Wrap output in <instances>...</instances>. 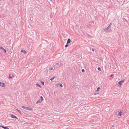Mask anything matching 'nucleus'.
I'll list each match as a JSON object with an SVG mask.
<instances>
[{"label":"nucleus","instance_id":"nucleus-32","mask_svg":"<svg viewBox=\"0 0 129 129\" xmlns=\"http://www.w3.org/2000/svg\"><path fill=\"white\" fill-rule=\"evenodd\" d=\"M112 127H115V126H114V125H112Z\"/></svg>","mask_w":129,"mask_h":129},{"label":"nucleus","instance_id":"nucleus-12","mask_svg":"<svg viewBox=\"0 0 129 129\" xmlns=\"http://www.w3.org/2000/svg\"><path fill=\"white\" fill-rule=\"evenodd\" d=\"M56 65L57 66V68H59L60 67V66L59 65V64L58 63H57L56 64Z\"/></svg>","mask_w":129,"mask_h":129},{"label":"nucleus","instance_id":"nucleus-26","mask_svg":"<svg viewBox=\"0 0 129 129\" xmlns=\"http://www.w3.org/2000/svg\"><path fill=\"white\" fill-rule=\"evenodd\" d=\"M59 85L61 87H63V85L62 84H60Z\"/></svg>","mask_w":129,"mask_h":129},{"label":"nucleus","instance_id":"nucleus-14","mask_svg":"<svg viewBox=\"0 0 129 129\" xmlns=\"http://www.w3.org/2000/svg\"><path fill=\"white\" fill-rule=\"evenodd\" d=\"M36 85L38 87H40V88H41V86H40V85H39V84H38L37 83L36 84Z\"/></svg>","mask_w":129,"mask_h":129},{"label":"nucleus","instance_id":"nucleus-20","mask_svg":"<svg viewBox=\"0 0 129 129\" xmlns=\"http://www.w3.org/2000/svg\"><path fill=\"white\" fill-rule=\"evenodd\" d=\"M41 82L43 85H44V82L42 81H41Z\"/></svg>","mask_w":129,"mask_h":129},{"label":"nucleus","instance_id":"nucleus-29","mask_svg":"<svg viewBox=\"0 0 129 129\" xmlns=\"http://www.w3.org/2000/svg\"><path fill=\"white\" fill-rule=\"evenodd\" d=\"M113 76V75L111 74V76H110V77H112Z\"/></svg>","mask_w":129,"mask_h":129},{"label":"nucleus","instance_id":"nucleus-18","mask_svg":"<svg viewBox=\"0 0 129 129\" xmlns=\"http://www.w3.org/2000/svg\"><path fill=\"white\" fill-rule=\"evenodd\" d=\"M17 110L18 112L19 113H21V112L20 111V110L18 109H17Z\"/></svg>","mask_w":129,"mask_h":129},{"label":"nucleus","instance_id":"nucleus-3","mask_svg":"<svg viewBox=\"0 0 129 129\" xmlns=\"http://www.w3.org/2000/svg\"><path fill=\"white\" fill-rule=\"evenodd\" d=\"M5 86V84L4 83L1 82H0V86L2 87H3Z\"/></svg>","mask_w":129,"mask_h":129},{"label":"nucleus","instance_id":"nucleus-17","mask_svg":"<svg viewBox=\"0 0 129 129\" xmlns=\"http://www.w3.org/2000/svg\"><path fill=\"white\" fill-rule=\"evenodd\" d=\"M119 115L120 116H121L122 115V112H121V111L119 112Z\"/></svg>","mask_w":129,"mask_h":129},{"label":"nucleus","instance_id":"nucleus-8","mask_svg":"<svg viewBox=\"0 0 129 129\" xmlns=\"http://www.w3.org/2000/svg\"><path fill=\"white\" fill-rule=\"evenodd\" d=\"M41 102H42L40 101V100H38V101H37L36 102V103L37 104H38V103H40Z\"/></svg>","mask_w":129,"mask_h":129},{"label":"nucleus","instance_id":"nucleus-9","mask_svg":"<svg viewBox=\"0 0 129 129\" xmlns=\"http://www.w3.org/2000/svg\"><path fill=\"white\" fill-rule=\"evenodd\" d=\"M10 116H11V117L13 118H15V117H16V116H15L14 115H13L12 114H11Z\"/></svg>","mask_w":129,"mask_h":129},{"label":"nucleus","instance_id":"nucleus-4","mask_svg":"<svg viewBox=\"0 0 129 129\" xmlns=\"http://www.w3.org/2000/svg\"><path fill=\"white\" fill-rule=\"evenodd\" d=\"M124 82V81H120L118 82V84L119 85H122V83Z\"/></svg>","mask_w":129,"mask_h":129},{"label":"nucleus","instance_id":"nucleus-2","mask_svg":"<svg viewBox=\"0 0 129 129\" xmlns=\"http://www.w3.org/2000/svg\"><path fill=\"white\" fill-rule=\"evenodd\" d=\"M110 29L111 28H110L109 27H108L107 28L104 29V30L106 32H109Z\"/></svg>","mask_w":129,"mask_h":129},{"label":"nucleus","instance_id":"nucleus-6","mask_svg":"<svg viewBox=\"0 0 129 129\" xmlns=\"http://www.w3.org/2000/svg\"><path fill=\"white\" fill-rule=\"evenodd\" d=\"M0 126L1 127H2V128H3L5 129H9V128L7 127H4V126H0Z\"/></svg>","mask_w":129,"mask_h":129},{"label":"nucleus","instance_id":"nucleus-15","mask_svg":"<svg viewBox=\"0 0 129 129\" xmlns=\"http://www.w3.org/2000/svg\"><path fill=\"white\" fill-rule=\"evenodd\" d=\"M0 49L3 50L4 49L2 46H1L0 47Z\"/></svg>","mask_w":129,"mask_h":129},{"label":"nucleus","instance_id":"nucleus-11","mask_svg":"<svg viewBox=\"0 0 129 129\" xmlns=\"http://www.w3.org/2000/svg\"><path fill=\"white\" fill-rule=\"evenodd\" d=\"M13 76V75L11 74H9V78H11Z\"/></svg>","mask_w":129,"mask_h":129},{"label":"nucleus","instance_id":"nucleus-27","mask_svg":"<svg viewBox=\"0 0 129 129\" xmlns=\"http://www.w3.org/2000/svg\"><path fill=\"white\" fill-rule=\"evenodd\" d=\"M3 50L4 51V52H6L7 50L6 49H4Z\"/></svg>","mask_w":129,"mask_h":129},{"label":"nucleus","instance_id":"nucleus-19","mask_svg":"<svg viewBox=\"0 0 129 129\" xmlns=\"http://www.w3.org/2000/svg\"><path fill=\"white\" fill-rule=\"evenodd\" d=\"M97 69L99 71L101 70V69L100 67H98V68H97Z\"/></svg>","mask_w":129,"mask_h":129},{"label":"nucleus","instance_id":"nucleus-7","mask_svg":"<svg viewBox=\"0 0 129 129\" xmlns=\"http://www.w3.org/2000/svg\"><path fill=\"white\" fill-rule=\"evenodd\" d=\"M21 52L23 53L24 54H26V52L24 50H22L21 51Z\"/></svg>","mask_w":129,"mask_h":129},{"label":"nucleus","instance_id":"nucleus-31","mask_svg":"<svg viewBox=\"0 0 129 129\" xmlns=\"http://www.w3.org/2000/svg\"><path fill=\"white\" fill-rule=\"evenodd\" d=\"M98 93H95L94 94V95H96V94H97Z\"/></svg>","mask_w":129,"mask_h":129},{"label":"nucleus","instance_id":"nucleus-28","mask_svg":"<svg viewBox=\"0 0 129 129\" xmlns=\"http://www.w3.org/2000/svg\"><path fill=\"white\" fill-rule=\"evenodd\" d=\"M48 71V69H46V70H45V71L47 73V72Z\"/></svg>","mask_w":129,"mask_h":129},{"label":"nucleus","instance_id":"nucleus-13","mask_svg":"<svg viewBox=\"0 0 129 129\" xmlns=\"http://www.w3.org/2000/svg\"><path fill=\"white\" fill-rule=\"evenodd\" d=\"M55 77L54 76V77H52V78H51V79H50V80L51 81H52L54 79Z\"/></svg>","mask_w":129,"mask_h":129},{"label":"nucleus","instance_id":"nucleus-33","mask_svg":"<svg viewBox=\"0 0 129 129\" xmlns=\"http://www.w3.org/2000/svg\"><path fill=\"white\" fill-rule=\"evenodd\" d=\"M15 118L16 119H18V118L17 117H16V116L15 117Z\"/></svg>","mask_w":129,"mask_h":129},{"label":"nucleus","instance_id":"nucleus-16","mask_svg":"<svg viewBox=\"0 0 129 129\" xmlns=\"http://www.w3.org/2000/svg\"><path fill=\"white\" fill-rule=\"evenodd\" d=\"M112 25V23H110L109 24V26H108L110 28H111V25Z\"/></svg>","mask_w":129,"mask_h":129},{"label":"nucleus","instance_id":"nucleus-21","mask_svg":"<svg viewBox=\"0 0 129 129\" xmlns=\"http://www.w3.org/2000/svg\"><path fill=\"white\" fill-rule=\"evenodd\" d=\"M100 89V88L99 87H98L97 88V91H99V90Z\"/></svg>","mask_w":129,"mask_h":129},{"label":"nucleus","instance_id":"nucleus-25","mask_svg":"<svg viewBox=\"0 0 129 129\" xmlns=\"http://www.w3.org/2000/svg\"><path fill=\"white\" fill-rule=\"evenodd\" d=\"M59 85H60V84H56V86H58Z\"/></svg>","mask_w":129,"mask_h":129},{"label":"nucleus","instance_id":"nucleus-5","mask_svg":"<svg viewBox=\"0 0 129 129\" xmlns=\"http://www.w3.org/2000/svg\"><path fill=\"white\" fill-rule=\"evenodd\" d=\"M71 42V40L69 38L68 39L67 42V44H69Z\"/></svg>","mask_w":129,"mask_h":129},{"label":"nucleus","instance_id":"nucleus-10","mask_svg":"<svg viewBox=\"0 0 129 129\" xmlns=\"http://www.w3.org/2000/svg\"><path fill=\"white\" fill-rule=\"evenodd\" d=\"M40 99L41 100V102H42V101L44 100L42 96H41L40 98Z\"/></svg>","mask_w":129,"mask_h":129},{"label":"nucleus","instance_id":"nucleus-1","mask_svg":"<svg viewBox=\"0 0 129 129\" xmlns=\"http://www.w3.org/2000/svg\"><path fill=\"white\" fill-rule=\"evenodd\" d=\"M21 107L27 110H33V108H31L29 107H26L24 106H22Z\"/></svg>","mask_w":129,"mask_h":129},{"label":"nucleus","instance_id":"nucleus-22","mask_svg":"<svg viewBox=\"0 0 129 129\" xmlns=\"http://www.w3.org/2000/svg\"><path fill=\"white\" fill-rule=\"evenodd\" d=\"M68 44H67V43H66V44L65 45V47L66 48V47H67L69 45Z\"/></svg>","mask_w":129,"mask_h":129},{"label":"nucleus","instance_id":"nucleus-30","mask_svg":"<svg viewBox=\"0 0 129 129\" xmlns=\"http://www.w3.org/2000/svg\"><path fill=\"white\" fill-rule=\"evenodd\" d=\"M92 51H94V49H92Z\"/></svg>","mask_w":129,"mask_h":129},{"label":"nucleus","instance_id":"nucleus-24","mask_svg":"<svg viewBox=\"0 0 129 129\" xmlns=\"http://www.w3.org/2000/svg\"><path fill=\"white\" fill-rule=\"evenodd\" d=\"M82 71L83 72H84L85 71V70L84 69H82Z\"/></svg>","mask_w":129,"mask_h":129},{"label":"nucleus","instance_id":"nucleus-23","mask_svg":"<svg viewBox=\"0 0 129 129\" xmlns=\"http://www.w3.org/2000/svg\"><path fill=\"white\" fill-rule=\"evenodd\" d=\"M53 69V68L52 67L51 68H50V67L49 68V69L50 70H52Z\"/></svg>","mask_w":129,"mask_h":129}]
</instances>
